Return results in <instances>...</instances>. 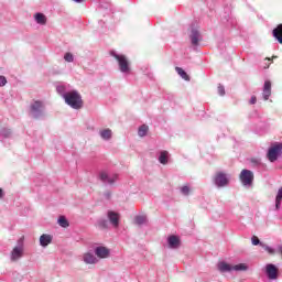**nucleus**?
Wrapping results in <instances>:
<instances>
[{"label": "nucleus", "instance_id": "33", "mask_svg": "<svg viewBox=\"0 0 282 282\" xmlns=\"http://www.w3.org/2000/svg\"><path fill=\"white\" fill-rule=\"evenodd\" d=\"M251 241H252V245H253V246H259V243H260L259 237H257V236H253V237L251 238Z\"/></svg>", "mask_w": 282, "mask_h": 282}, {"label": "nucleus", "instance_id": "23", "mask_svg": "<svg viewBox=\"0 0 282 282\" xmlns=\"http://www.w3.org/2000/svg\"><path fill=\"white\" fill-rule=\"evenodd\" d=\"M281 200H282V187L278 191V195L275 197V208L279 210L281 208Z\"/></svg>", "mask_w": 282, "mask_h": 282}, {"label": "nucleus", "instance_id": "18", "mask_svg": "<svg viewBox=\"0 0 282 282\" xmlns=\"http://www.w3.org/2000/svg\"><path fill=\"white\" fill-rule=\"evenodd\" d=\"M99 133L102 140H111V135H112L111 129L107 128V129L100 130Z\"/></svg>", "mask_w": 282, "mask_h": 282}, {"label": "nucleus", "instance_id": "38", "mask_svg": "<svg viewBox=\"0 0 282 282\" xmlns=\"http://www.w3.org/2000/svg\"><path fill=\"white\" fill-rule=\"evenodd\" d=\"M3 197V189L0 188V199Z\"/></svg>", "mask_w": 282, "mask_h": 282}, {"label": "nucleus", "instance_id": "19", "mask_svg": "<svg viewBox=\"0 0 282 282\" xmlns=\"http://www.w3.org/2000/svg\"><path fill=\"white\" fill-rule=\"evenodd\" d=\"M218 270L220 272H231L232 265H230L226 262H220V263H218Z\"/></svg>", "mask_w": 282, "mask_h": 282}, {"label": "nucleus", "instance_id": "17", "mask_svg": "<svg viewBox=\"0 0 282 282\" xmlns=\"http://www.w3.org/2000/svg\"><path fill=\"white\" fill-rule=\"evenodd\" d=\"M84 261L85 263H90V264L98 263V259L95 258V256L91 253H85Z\"/></svg>", "mask_w": 282, "mask_h": 282}, {"label": "nucleus", "instance_id": "9", "mask_svg": "<svg viewBox=\"0 0 282 282\" xmlns=\"http://www.w3.org/2000/svg\"><path fill=\"white\" fill-rule=\"evenodd\" d=\"M108 219L110 224L115 226V228H118V226L120 225V215L118 213L108 212Z\"/></svg>", "mask_w": 282, "mask_h": 282}, {"label": "nucleus", "instance_id": "22", "mask_svg": "<svg viewBox=\"0 0 282 282\" xmlns=\"http://www.w3.org/2000/svg\"><path fill=\"white\" fill-rule=\"evenodd\" d=\"M147 133H149V126H147V124L141 126L138 130L139 137L144 138V135H147Z\"/></svg>", "mask_w": 282, "mask_h": 282}, {"label": "nucleus", "instance_id": "20", "mask_svg": "<svg viewBox=\"0 0 282 282\" xmlns=\"http://www.w3.org/2000/svg\"><path fill=\"white\" fill-rule=\"evenodd\" d=\"M175 72L181 76V78H183V80H191V77L186 74V70L182 69V67L176 66Z\"/></svg>", "mask_w": 282, "mask_h": 282}, {"label": "nucleus", "instance_id": "27", "mask_svg": "<svg viewBox=\"0 0 282 282\" xmlns=\"http://www.w3.org/2000/svg\"><path fill=\"white\" fill-rule=\"evenodd\" d=\"M64 59L67 62V63H74V55H72V53H66L64 55Z\"/></svg>", "mask_w": 282, "mask_h": 282}, {"label": "nucleus", "instance_id": "28", "mask_svg": "<svg viewBox=\"0 0 282 282\" xmlns=\"http://www.w3.org/2000/svg\"><path fill=\"white\" fill-rule=\"evenodd\" d=\"M181 193H182L183 195H191V187H188L187 185L183 186V187L181 188Z\"/></svg>", "mask_w": 282, "mask_h": 282}, {"label": "nucleus", "instance_id": "42", "mask_svg": "<svg viewBox=\"0 0 282 282\" xmlns=\"http://www.w3.org/2000/svg\"><path fill=\"white\" fill-rule=\"evenodd\" d=\"M265 61H271V59L269 57H267Z\"/></svg>", "mask_w": 282, "mask_h": 282}, {"label": "nucleus", "instance_id": "12", "mask_svg": "<svg viewBox=\"0 0 282 282\" xmlns=\"http://www.w3.org/2000/svg\"><path fill=\"white\" fill-rule=\"evenodd\" d=\"M189 37H191L192 44L199 45V42L202 41V35L199 34V31H197L196 29H193Z\"/></svg>", "mask_w": 282, "mask_h": 282}, {"label": "nucleus", "instance_id": "31", "mask_svg": "<svg viewBox=\"0 0 282 282\" xmlns=\"http://www.w3.org/2000/svg\"><path fill=\"white\" fill-rule=\"evenodd\" d=\"M116 180H118V175H115L112 177L108 176V181H106V182H107V184H115Z\"/></svg>", "mask_w": 282, "mask_h": 282}, {"label": "nucleus", "instance_id": "15", "mask_svg": "<svg viewBox=\"0 0 282 282\" xmlns=\"http://www.w3.org/2000/svg\"><path fill=\"white\" fill-rule=\"evenodd\" d=\"M273 36L282 45V23L273 30Z\"/></svg>", "mask_w": 282, "mask_h": 282}, {"label": "nucleus", "instance_id": "14", "mask_svg": "<svg viewBox=\"0 0 282 282\" xmlns=\"http://www.w3.org/2000/svg\"><path fill=\"white\" fill-rule=\"evenodd\" d=\"M50 243H52V236L47 235V234H43L40 237V246H42L43 248L50 246Z\"/></svg>", "mask_w": 282, "mask_h": 282}, {"label": "nucleus", "instance_id": "39", "mask_svg": "<svg viewBox=\"0 0 282 282\" xmlns=\"http://www.w3.org/2000/svg\"><path fill=\"white\" fill-rule=\"evenodd\" d=\"M76 3H83L84 0H74Z\"/></svg>", "mask_w": 282, "mask_h": 282}, {"label": "nucleus", "instance_id": "10", "mask_svg": "<svg viewBox=\"0 0 282 282\" xmlns=\"http://www.w3.org/2000/svg\"><path fill=\"white\" fill-rule=\"evenodd\" d=\"M267 274L269 279H276L279 276V269L274 264H267Z\"/></svg>", "mask_w": 282, "mask_h": 282}, {"label": "nucleus", "instance_id": "21", "mask_svg": "<svg viewBox=\"0 0 282 282\" xmlns=\"http://www.w3.org/2000/svg\"><path fill=\"white\" fill-rule=\"evenodd\" d=\"M159 162L161 164H167L169 163V152L167 151H162L160 156H159Z\"/></svg>", "mask_w": 282, "mask_h": 282}, {"label": "nucleus", "instance_id": "37", "mask_svg": "<svg viewBox=\"0 0 282 282\" xmlns=\"http://www.w3.org/2000/svg\"><path fill=\"white\" fill-rule=\"evenodd\" d=\"M23 239H25V237L22 236V237L20 238V240L18 241L19 246H22V248H23Z\"/></svg>", "mask_w": 282, "mask_h": 282}, {"label": "nucleus", "instance_id": "7", "mask_svg": "<svg viewBox=\"0 0 282 282\" xmlns=\"http://www.w3.org/2000/svg\"><path fill=\"white\" fill-rule=\"evenodd\" d=\"M262 96L264 100H270V96H272V82L270 80L264 82Z\"/></svg>", "mask_w": 282, "mask_h": 282}, {"label": "nucleus", "instance_id": "40", "mask_svg": "<svg viewBox=\"0 0 282 282\" xmlns=\"http://www.w3.org/2000/svg\"><path fill=\"white\" fill-rule=\"evenodd\" d=\"M279 252H280V254L282 256V246L279 247Z\"/></svg>", "mask_w": 282, "mask_h": 282}, {"label": "nucleus", "instance_id": "11", "mask_svg": "<svg viewBox=\"0 0 282 282\" xmlns=\"http://www.w3.org/2000/svg\"><path fill=\"white\" fill-rule=\"evenodd\" d=\"M95 254L99 259H107V257H109V250L106 247H97L95 249Z\"/></svg>", "mask_w": 282, "mask_h": 282}, {"label": "nucleus", "instance_id": "4", "mask_svg": "<svg viewBox=\"0 0 282 282\" xmlns=\"http://www.w3.org/2000/svg\"><path fill=\"white\" fill-rule=\"evenodd\" d=\"M254 181V174L250 170H242L240 173V182L243 186H252V182Z\"/></svg>", "mask_w": 282, "mask_h": 282}, {"label": "nucleus", "instance_id": "32", "mask_svg": "<svg viewBox=\"0 0 282 282\" xmlns=\"http://www.w3.org/2000/svg\"><path fill=\"white\" fill-rule=\"evenodd\" d=\"M7 83H8V79L6 78V76H0V87L6 86Z\"/></svg>", "mask_w": 282, "mask_h": 282}, {"label": "nucleus", "instance_id": "8", "mask_svg": "<svg viewBox=\"0 0 282 282\" xmlns=\"http://www.w3.org/2000/svg\"><path fill=\"white\" fill-rule=\"evenodd\" d=\"M23 257V246L14 247L11 251V261H19Z\"/></svg>", "mask_w": 282, "mask_h": 282}, {"label": "nucleus", "instance_id": "36", "mask_svg": "<svg viewBox=\"0 0 282 282\" xmlns=\"http://www.w3.org/2000/svg\"><path fill=\"white\" fill-rule=\"evenodd\" d=\"M251 163L258 165L261 164V161L259 159H251Z\"/></svg>", "mask_w": 282, "mask_h": 282}, {"label": "nucleus", "instance_id": "24", "mask_svg": "<svg viewBox=\"0 0 282 282\" xmlns=\"http://www.w3.org/2000/svg\"><path fill=\"white\" fill-rule=\"evenodd\" d=\"M58 225L62 228H68L69 227V221H67V218H65V216H61L57 220Z\"/></svg>", "mask_w": 282, "mask_h": 282}, {"label": "nucleus", "instance_id": "13", "mask_svg": "<svg viewBox=\"0 0 282 282\" xmlns=\"http://www.w3.org/2000/svg\"><path fill=\"white\" fill-rule=\"evenodd\" d=\"M167 243H169V248L175 249V248H180V237L177 236H170L167 238Z\"/></svg>", "mask_w": 282, "mask_h": 282}, {"label": "nucleus", "instance_id": "26", "mask_svg": "<svg viewBox=\"0 0 282 282\" xmlns=\"http://www.w3.org/2000/svg\"><path fill=\"white\" fill-rule=\"evenodd\" d=\"M134 224H137V226H142V224H147V216H137L134 218Z\"/></svg>", "mask_w": 282, "mask_h": 282}, {"label": "nucleus", "instance_id": "41", "mask_svg": "<svg viewBox=\"0 0 282 282\" xmlns=\"http://www.w3.org/2000/svg\"><path fill=\"white\" fill-rule=\"evenodd\" d=\"M270 67V64H268L267 66H264V69H268Z\"/></svg>", "mask_w": 282, "mask_h": 282}, {"label": "nucleus", "instance_id": "25", "mask_svg": "<svg viewBox=\"0 0 282 282\" xmlns=\"http://www.w3.org/2000/svg\"><path fill=\"white\" fill-rule=\"evenodd\" d=\"M232 270L236 272H246V270H248V265H246V263L236 264L232 267Z\"/></svg>", "mask_w": 282, "mask_h": 282}, {"label": "nucleus", "instance_id": "6", "mask_svg": "<svg viewBox=\"0 0 282 282\" xmlns=\"http://www.w3.org/2000/svg\"><path fill=\"white\" fill-rule=\"evenodd\" d=\"M214 182L218 188H221L224 186H228V176L224 172H217Z\"/></svg>", "mask_w": 282, "mask_h": 282}, {"label": "nucleus", "instance_id": "30", "mask_svg": "<svg viewBox=\"0 0 282 282\" xmlns=\"http://www.w3.org/2000/svg\"><path fill=\"white\" fill-rule=\"evenodd\" d=\"M100 180H101V182H108L109 174H107L106 172H101L100 173Z\"/></svg>", "mask_w": 282, "mask_h": 282}, {"label": "nucleus", "instance_id": "16", "mask_svg": "<svg viewBox=\"0 0 282 282\" xmlns=\"http://www.w3.org/2000/svg\"><path fill=\"white\" fill-rule=\"evenodd\" d=\"M34 19L39 25H45L47 23V17L43 13H35Z\"/></svg>", "mask_w": 282, "mask_h": 282}, {"label": "nucleus", "instance_id": "3", "mask_svg": "<svg viewBox=\"0 0 282 282\" xmlns=\"http://www.w3.org/2000/svg\"><path fill=\"white\" fill-rule=\"evenodd\" d=\"M282 143H274L268 151L267 158L269 162H276L281 155Z\"/></svg>", "mask_w": 282, "mask_h": 282}, {"label": "nucleus", "instance_id": "35", "mask_svg": "<svg viewBox=\"0 0 282 282\" xmlns=\"http://www.w3.org/2000/svg\"><path fill=\"white\" fill-rule=\"evenodd\" d=\"M264 250L267 252H269V254H274V249L270 248V247H265Z\"/></svg>", "mask_w": 282, "mask_h": 282}, {"label": "nucleus", "instance_id": "34", "mask_svg": "<svg viewBox=\"0 0 282 282\" xmlns=\"http://www.w3.org/2000/svg\"><path fill=\"white\" fill-rule=\"evenodd\" d=\"M249 102L250 105H257V96H252Z\"/></svg>", "mask_w": 282, "mask_h": 282}, {"label": "nucleus", "instance_id": "1", "mask_svg": "<svg viewBox=\"0 0 282 282\" xmlns=\"http://www.w3.org/2000/svg\"><path fill=\"white\" fill-rule=\"evenodd\" d=\"M66 105H69L73 109H83V97L78 91L73 90L64 95Z\"/></svg>", "mask_w": 282, "mask_h": 282}, {"label": "nucleus", "instance_id": "5", "mask_svg": "<svg viewBox=\"0 0 282 282\" xmlns=\"http://www.w3.org/2000/svg\"><path fill=\"white\" fill-rule=\"evenodd\" d=\"M44 107L45 106L43 105V101L35 100L33 104H31L30 111L34 118H39V116H41V112L43 111Z\"/></svg>", "mask_w": 282, "mask_h": 282}, {"label": "nucleus", "instance_id": "29", "mask_svg": "<svg viewBox=\"0 0 282 282\" xmlns=\"http://www.w3.org/2000/svg\"><path fill=\"white\" fill-rule=\"evenodd\" d=\"M217 91L219 96H226V88H224V86L219 85Z\"/></svg>", "mask_w": 282, "mask_h": 282}, {"label": "nucleus", "instance_id": "2", "mask_svg": "<svg viewBox=\"0 0 282 282\" xmlns=\"http://www.w3.org/2000/svg\"><path fill=\"white\" fill-rule=\"evenodd\" d=\"M113 58L118 62L119 69L122 74L131 73V62L124 55L117 54L116 52L110 53Z\"/></svg>", "mask_w": 282, "mask_h": 282}]
</instances>
